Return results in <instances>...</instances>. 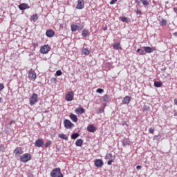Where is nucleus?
<instances>
[{"label":"nucleus","mask_w":177,"mask_h":177,"mask_svg":"<svg viewBox=\"0 0 177 177\" xmlns=\"http://www.w3.org/2000/svg\"><path fill=\"white\" fill-rule=\"evenodd\" d=\"M50 176L51 177H63V174L62 173L60 168L57 167L53 169L50 171Z\"/></svg>","instance_id":"nucleus-1"},{"label":"nucleus","mask_w":177,"mask_h":177,"mask_svg":"<svg viewBox=\"0 0 177 177\" xmlns=\"http://www.w3.org/2000/svg\"><path fill=\"white\" fill-rule=\"evenodd\" d=\"M38 102V94L34 93L29 98V103L30 106H34Z\"/></svg>","instance_id":"nucleus-2"},{"label":"nucleus","mask_w":177,"mask_h":177,"mask_svg":"<svg viewBox=\"0 0 177 177\" xmlns=\"http://www.w3.org/2000/svg\"><path fill=\"white\" fill-rule=\"evenodd\" d=\"M50 52V46L48 44H44L40 48V53L42 55H46Z\"/></svg>","instance_id":"nucleus-3"},{"label":"nucleus","mask_w":177,"mask_h":177,"mask_svg":"<svg viewBox=\"0 0 177 177\" xmlns=\"http://www.w3.org/2000/svg\"><path fill=\"white\" fill-rule=\"evenodd\" d=\"M30 160H31V154L30 153H24L20 158L21 162H28Z\"/></svg>","instance_id":"nucleus-4"},{"label":"nucleus","mask_w":177,"mask_h":177,"mask_svg":"<svg viewBox=\"0 0 177 177\" xmlns=\"http://www.w3.org/2000/svg\"><path fill=\"white\" fill-rule=\"evenodd\" d=\"M28 77L30 81H35V80H37V73H35V71H34V70L30 69L28 71Z\"/></svg>","instance_id":"nucleus-5"},{"label":"nucleus","mask_w":177,"mask_h":177,"mask_svg":"<svg viewBox=\"0 0 177 177\" xmlns=\"http://www.w3.org/2000/svg\"><path fill=\"white\" fill-rule=\"evenodd\" d=\"M64 125L66 129H71V128L74 127V124L67 119L64 120Z\"/></svg>","instance_id":"nucleus-6"},{"label":"nucleus","mask_w":177,"mask_h":177,"mask_svg":"<svg viewBox=\"0 0 177 177\" xmlns=\"http://www.w3.org/2000/svg\"><path fill=\"white\" fill-rule=\"evenodd\" d=\"M65 99L66 102H72V100H74V92H68L66 95Z\"/></svg>","instance_id":"nucleus-7"},{"label":"nucleus","mask_w":177,"mask_h":177,"mask_svg":"<svg viewBox=\"0 0 177 177\" xmlns=\"http://www.w3.org/2000/svg\"><path fill=\"white\" fill-rule=\"evenodd\" d=\"M71 31L73 32H74L77 31V30L78 31H81V30H82V28H84L81 27V24H77V25H75V24L71 25Z\"/></svg>","instance_id":"nucleus-8"},{"label":"nucleus","mask_w":177,"mask_h":177,"mask_svg":"<svg viewBox=\"0 0 177 177\" xmlns=\"http://www.w3.org/2000/svg\"><path fill=\"white\" fill-rule=\"evenodd\" d=\"M85 6V3H84V0H78L77 1V4L76 6V9H84Z\"/></svg>","instance_id":"nucleus-9"},{"label":"nucleus","mask_w":177,"mask_h":177,"mask_svg":"<svg viewBox=\"0 0 177 177\" xmlns=\"http://www.w3.org/2000/svg\"><path fill=\"white\" fill-rule=\"evenodd\" d=\"M94 164L96 167H97V168H102V167L104 165L103 160L102 159L95 160Z\"/></svg>","instance_id":"nucleus-10"},{"label":"nucleus","mask_w":177,"mask_h":177,"mask_svg":"<svg viewBox=\"0 0 177 177\" xmlns=\"http://www.w3.org/2000/svg\"><path fill=\"white\" fill-rule=\"evenodd\" d=\"M35 146L36 147H42V146H44V140L37 139L35 142Z\"/></svg>","instance_id":"nucleus-11"},{"label":"nucleus","mask_w":177,"mask_h":177,"mask_svg":"<svg viewBox=\"0 0 177 177\" xmlns=\"http://www.w3.org/2000/svg\"><path fill=\"white\" fill-rule=\"evenodd\" d=\"M46 35L48 38H52L53 37H55V32L52 29L47 30L46 32Z\"/></svg>","instance_id":"nucleus-12"},{"label":"nucleus","mask_w":177,"mask_h":177,"mask_svg":"<svg viewBox=\"0 0 177 177\" xmlns=\"http://www.w3.org/2000/svg\"><path fill=\"white\" fill-rule=\"evenodd\" d=\"M143 49L145 53H152V52H154V50H156L154 48H151L150 46H144Z\"/></svg>","instance_id":"nucleus-13"},{"label":"nucleus","mask_w":177,"mask_h":177,"mask_svg":"<svg viewBox=\"0 0 177 177\" xmlns=\"http://www.w3.org/2000/svg\"><path fill=\"white\" fill-rule=\"evenodd\" d=\"M75 113L79 115H81V114H84V113H85V109L82 107H79L75 109Z\"/></svg>","instance_id":"nucleus-14"},{"label":"nucleus","mask_w":177,"mask_h":177,"mask_svg":"<svg viewBox=\"0 0 177 177\" xmlns=\"http://www.w3.org/2000/svg\"><path fill=\"white\" fill-rule=\"evenodd\" d=\"M14 154H15V156H21V154H23V150L21 149V147H17L14 150Z\"/></svg>","instance_id":"nucleus-15"},{"label":"nucleus","mask_w":177,"mask_h":177,"mask_svg":"<svg viewBox=\"0 0 177 177\" xmlns=\"http://www.w3.org/2000/svg\"><path fill=\"white\" fill-rule=\"evenodd\" d=\"M130 102H131V97L128 95L124 97L122 101V103L123 104H129Z\"/></svg>","instance_id":"nucleus-16"},{"label":"nucleus","mask_w":177,"mask_h":177,"mask_svg":"<svg viewBox=\"0 0 177 177\" xmlns=\"http://www.w3.org/2000/svg\"><path fill=\"white\" fill-rule=\"evenodd\" d=\"M20 10H26V9H30L28 4L22 3L19 6Z\"/></svg>","instance_id":"nucleus-17"},{"label":"nucleus","mask_w":177,"mask_h":177,"mask_svg":"<svg viewBox=\"0 0 177 177\" xmlns=\"http://www.w3.org/2000/svg\"><path fill=\"white\" fill-rule=\"evenodd\" d=\"M87 131L88 132H95L96 131V127H95V126H93V124H90L87 127Z\"/></svg>","instance_id":"nucleus-18"},{"label":"nucleus","mask_w":177,"mask_h":177,"mask_svg":"<svg viewBox=\"0 0 177 177\" xmlns=\"http://www.w3.org/2000/svg\"><path fill=\"white\" fill-rule=\"evenodd\" d=\"M69 118L73 122H77L78 121V118H77V115H75L73 113H71L69 115Z\"/></svg>","instance_id":"nucleus-19"},{"label":"nucleus","mask_w":177,"mask_h":177,"mask_svg":"<svg viewBox=\"0 0 177 177\" xmlns=\"http://www.w3.org/2000/svg\"><path fill=\"white\" fill-rule=\"evenodd\" d=\"M82 35L84 38H86L87 37H89V30L86 29H84L82 32Z\"/></svg>","instance_id":"nucleus-20"},{"label":"nucleus","mask_w":177,"mask_h":177,"mask_svg":"<svg viewBox=\"0 0 177 177\" xmlns=\"http://www.w3.org/2000/svg\"><path fill=\"white\" fill-rule=\"evenodd\" d=\"M83 143H84V141L82 140V139L80 138L76 140L75 145L77 146L78 147H81Z\"/></svg>","instance_id":"nucleus-21"},{"label":"nucleus","mask_w":177,"mask_h":177,"mask_svg":"<svg viewBox=\"0 0 177 177\" xmlns=\"http://www.w3.org/2000/svg\"><path fill=\"white\" fill-rule=\"evenodd\" d=\"M113 48L115 50H118V49H121V44L120 43H115L113 45Z\"/></svg>","instance_id":"nucleus-22"},{"label":"nucleus","mask_w":177,"mask_h":177,"mask_svg":"<svg viewBox=\"0 0 177 177\" xmlns=\"http://www.w3.org/2000/svg\"><path fill=\"white\" fill-rule=\"evenodd\" d=\"M154 86H156V88H161L162 83L160 82H154Z\"/></svg>","instance_id":"nucleus-23"},{"label":"nucleus","mask_w":177,"mask_h":177,"mask_svg":"<svg viewBox=\"0 0 177 177\" xmlns=\"http://www.w3.org/2000/svg\"><path fill=\"white\" fill-rule=\"evenodd\" d=\"M140 2L142 3L144 6H149V5H150V2L147 0H140Z\"/></svg>","instance_id":"nucleus-24"},{"label":"nucleus","mask_w":177,"mask_h":177,"mask_svg":"<svg viewBox=\"0 0 177 177\" xmlns=\"http://www.w3.org/2000/svg\"><path fill=\"white\" fill-rule=\"evenodd\" d=\"M31 20L34 22L37 21L38 20V14H35L32 16Z\"/></svg>","instance_id":"nucleus-25"},{"label":"nucleus","mask_w":177,"mask_h":177,"mask_svg":"<svg viewBox=\"0 0 177 177\" xmlns=\"http://www.w3.org/2000/svg\"><path fill=\"white\" fill-rule=\"evenodd\" d=\"M160 26H161L162 27L164 26H167V24H168V23L167 22V20L165 19H162V21H160L159 22Z\"/></svg>","instance_id":"nucleus-26"},{"label":"nucleus","mask_w":177,"mask_h":177,"mask_svg":"<svg viewBox=\"0 0 177 177\" xmlns=\"http://www.w3.org/2000/svg\"><path fill=\"white\" fill-rule=\"evenodd\" d=\"M58 136L61 139H64V140H68V138H67V136H66L65 134H59Z\"/></svg>","instance_id":"nucleus-27"},{"label":"nucleus","mask_w":177,"mask_h":177,"mask_svg":"<svg viewBox=\"0 0 177 177\" xmlns=\"http://www.w3.org/2000/svg\"><path fill=\"white\" fill-rule=\"evenodd\" d=\"M102 102H104V103L109 102V95L107 94L104 95L102 97Z\"/></svg>","instance_id":"nucleus-28"},{"label":"nucleus","mask_w":177,"mask_h":177,"mask_svg":"<svg viewBox=\"0 0 177 177\" xmlns=\"http://www.w3.org/2000/svg\"><path fill=\"white\" fill-rule=\"evenodd\" d=\"M120 19L121 20V21H122L123 23H128V17H120Z\"/></svg>","instance_id":"nucleus-29"},{"label":"nucleus","mask_w":177,"mask_h":177,"mask_svg":"<svg viewBox=\"0 0 177 177\" xmlns=\"http://www.w3.org/2000/svg\"><path fill=\"white\" fill-rule=\"evenodd\" d=\"M80 134L78 133H75L71 135V139H77V138H79Z\"/></svg>","instance_id":"nucleus-30"},{"label":"nucleus","mask_w":177,"mask_h":177,"mask_svg":"<svg viewBox=\"0 0 177 177\" xmlns=\"http://www.w3.org/2000/svg\"><path fill=\"white\" fill-rule=\"evenodd\" d=\"M51 145H52V141L49 140L45 143L44 147H46V149H48V147H49V146H50Z\"/></svg>","instance_id":"nucleus-31"},{"label":"nucleus","mask_w":177,"mask_h":177,"mask_svg":"<svg viewBox=\"0 0 177 177\" xmlns=\"http://www.w3.org/2000/svg\"><path fill=\"white\" fill-rule=\"evenodd\" d=\"M83 55H89L90 51L88 50V48H84L82 50Z\"/></svg>","instance_id":"nucleus-32"},{"label":"nucleus","mask_w":177,"mask_h":177,"mask_svg":"<svg viewBox=\"0 0 177 177\" xmlns=\"http://www.w3.org/2000/svg\"><path fill=\"white\" fill-rule=\"evenodd\" d=\"M113 158V154L107 153L106 155V160H111Z\"/></svg>","instance_id":"nucleus-33"},{"label":"nucleus","mask_w":177,"mask_h":177,"mask_svg":"<svg viewBox=\"0 0 177 177\" xmlns=\"http://www.w3.org/2000/svg\"><path fill=\"white\" fill-rule=\"evenodd\" d=\"M57 81V80L55 77H52L50 79V82L51 84H56V82Z\"/></svg>","instance_id":"nucleus-34"},{"label":"nucleus","mask_w":177,"mask_h":177,"mask_svg":"<svg viewBox=\"0 0 177 177\" xmlns=\"http://www.w3.org/2000/svg\"><path fill=\"white\" fill-rule=\"evenodd\" d=\"M160 139H161V136L160 135L155 136L153 137V140H158Z\"/></svg>","instance_id":"nucleus-35"},{"label":"nucleus","mask_w":177,"mask_h":177,"mask_svg":"<svg viewBox=\"0 0 177 177\" xmlns=\"http://www.w3.org/2000/svg\"><path fill=\"white\" fill-rule=\"evenodd\" d=\"M96 92H97V93H103V92H104V90L102 88H97L96 90Z\"/></svg>","instance_id":"nucleus-36"},{"label":"nucleus","mask_w":177,"mask_h":177,"mask_svg":"<svg viewBox=\"0 0 177 177\" xmlns=\"http://www.w3.org/2000/svg\"><path fill=\"white\" fill-rule=\"evenodd\" d=\"M145 52V50L140 49V56H145V55H146V53Z\"/></svg>","instance_id":"nucleus-37"},{"label":"nucleus","mask_w":177,"mask_h":177,"mask_svg":"<svg viewBox=\"0 0 177 177\" xmlns=\"http://www.w3.org/2000/svg\"><path fill=\"white\" fill-rule=\"evenodd\" d=\"M62 74H63L62 71L58 70V71H56V75H57L58 77H60V75H62Z\"/></svg>","instance_id":"nucleus-38"},{"label":"nucleus","mask_w":177,"mask_h":177,"mask_svg":"<svg viewBox=\"0 0 177 177\" xmlns=\"http://www.w3.org/2000/svg\"><path fill=\"white\" fill-rule=\"evenodd\" d=\"M3 89H5V86L3 85V84L0 83V92L1 91H3Z\"/></svg>","instance_id":"nucleus-39"},{"label":"nucleus","mask_w":177,"mask_h":177,"mask_svg":"<svg viewBox=\"0 0 177 177\" xmlns=\"http://www.w3.org/2000/svg\"><path fill=\"white\" fill-rule=\"evenodd\" d=\"M149 133H151L152 135L154 133V129L151 127L149 129Z\"/></svg>","instance_id":"nucleus-40"},{"label":"nucleus","mask_w":177,"mask_h":177,"mask_svg":"<svg viewBox=\"0 0 177 177\" xmlns=\"http://www.w3.org/2000/svg\"><path fill=\"white\" fill-rule=\"evenodd\" d=\"M0 151H5V147L2 145H0Z\"/></svg>","instance_id":"nucleus-41"},{"label":"nucleus","mask_w":177,"mask_h":177,"mask_svg":"<svg viewBox=\"0 0 177 177\" xmlns=\"http://www.w3.org/2000/svg\"><path fill=\"white\" fill-rule=\"evenodd\" d=\"M136 15H142V10L137 9L136 10Z\"/></svg>","instance_id":"nucleus-42"},{"label":"nucleus","mask_w":177,"mask_h":177,"mask_svg":"<svg viewBox=\"0 0 177 177\" xmlns=\"http://www.w3.org/2000/svg\"><path fill=\"white\" fill-rule=\"evenodd\" d=\"M117 2V0H111L110 2V5H114Z\"/></svg>","instance_id":"nucleus-43"},{"label":"nucleus","mask_w":177,"mask_h":177,"mask_svg":"<svg viewBox=\"0 0 177 177\" xmlns=\"http://www.w3.org/2000/svg\"><path fill=\"white\" fill-rule=\"evenodd\" d=\"M113 162V160H110L107 162L108 165H111V163Z\"/></svg>","instance_id":"nucleus-44"},{"label":"nucleus","mask_w":177,"mask_h":177,"mask_svg":"<svg viewBox=\"0 0 177 177\" xmlns=\"http://www.w3.org/2000/svg\"><path fill=\"white\" fill-rule=\"evenodd\" d=\"M136 169H138V171H139V169H142V166L138 165V166L136 167Z\"/></svg>","instance_id":"nucleus-45"},{"label":"nucleus","mask_w":177,"mask_h":177,"mask_svg":"<svg viewBox=\"0 0 177 177\" xmlns=\"http://www.w3.org/2000/svg\"><path fill=\"white\" fill-rule=\"evenodd\" d=\"M136 52L137 53H139V55H140V48H138Z\"/></svg>","instance_id":"nucleus-46"},{"label":"nucleus","mask_w":177,"mask_h":177,"mask_svg":"<svg viewBox=\"0 0 177 177\" xmlns=\"http://www.w3.org/2000/svg\"><path fill=\"white\" fill-rule=\"evenodd\" d=\"M122 143L123 146H127V144L125 143V140H122Z\"/></svg>","instance_id":"nucleus-47"},{"label":"nucleus","mask_w":177,"mask_h":177,"mask_svg":"<svg viewBox=\"0 0 177 177\" xmlns=\"http://www.w3.org/2000/svg\"><path fill=\"white\" fill-rule=\"evenodd\" d=\"M15 120H11L10 122V125H12V124H15Z\"/></svg>","instance_id":"nucleus-48"},{"label":"nucleus","mask_w":177,"mask_h":177,"mask_svg":"<svg viewBox=\"0 0 177 177\" xmlns=\"http://www.w3.org/2000/svg\"><path fill=\"white\" fill-rule=\"evenodd\" d=\"M135 3L139 5V3H140V1H139V0H135Z\"/></svg>","instance_id":"nucleus-49"},{"label":"nucleus","mask_w":177,"mask_h":177,"mask_svg":"<svg viewBox=\"0 0 177 177\" xmlns=\"http://www.w3.org/2000/svg\"><path fill=\"white\" fill-rule=\"evenodd\" d=\"M174 104L177 106V99H174Z\"/></svg>","instance_id":"nucleus-50"},{"label":"nucleus","mask_w":177,"mask_h":177,"mask_svg":"<svg viewBox=\"0 0 177 177\" xmlns=\"http://www.w3.org/2000/svg\"><path fill=\"white\" fill-rule=\"evenodd\" d=\"M100 113H104V110H100Z\"/></svg>","instance_id":"nucleus-51"},{"label":"nucleus","mask_w":177,"mask_h":177,"mask_svg":"<svg viewBox=\"0 0 177 177\" xmlns=\"http://www.w3.org/2000/svg\"><path fill=\"white\" fill-rule=\"evenodd\" d=\"M174 35L175 37H177V32H174Z\"/></svg>","instance_id":"nucleus-52"},{"label":"nucleus","mask_w":177,"mask_h":177,"mask_svg":"<svg viewBox=\"0 0 177 177\" xmlns=\"http://www.w3.org/2000/svg\"><path fill=\"white\" fill-rule=\"evenodd\" d=\"M174 12H176L177 8H174Z\"/></svg>","instance_id":"nucleus-53"},{"label":"nucleus","mask_w":177,"mask_h":177,"mask_svg":"<svg viewBox=\"0 0 177 177\" xmlns=\"http://www.w3.org/2000/svg\"><path fill=\"white\" fill-rule=\"evenodd\" d=\"M107 30V27L104 28V31H106Z\"/></svg>","instance_id":"nucleus-54"},{"label":"nucleus","mask_w":177,"mask_h":177,"mask_svg":"<svg viewBox=\"0 0 177 177\" xmlns=\"http://www.w3.org/2000/svg\"><path fill=\"white\" fill-rule=\"evenodd\" d=\"M2 101V97L0 98V102Z\"/></svg>","instance_id":"nucleus-55"}]
</instances>
